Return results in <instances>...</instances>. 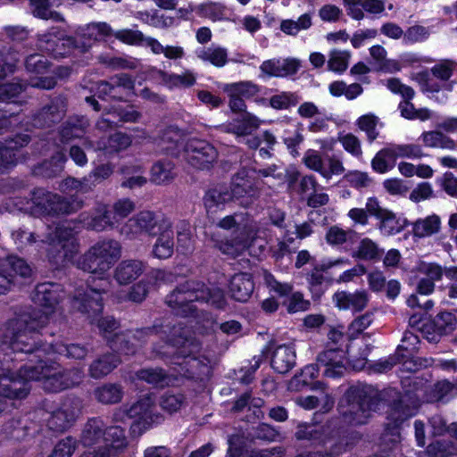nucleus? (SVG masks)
<instances>
[{"instance_id": "obj_1", "label": "nucleus", "mask_w": 457, "mask_h": 457, "mask_svg": "<svg viewBox=\"0 0 457 457\" xmlns=\"http://www.w3.org/2000/svg\"><path fill=\"white\" fill-rule=\"evenodd\" d=\"M49 315L39 310L23 312L6 323V337L0 344V378L14 372L15 362L34 361L37 335L49 323Z\"/></svg>"}, {"instance_id": "obj_2", "label": "nucleus", "mask_w": 457, "mask_h": 457, "mask_svg": "<svg viewBox=\"0 0 457 457\" xmlns=\"http://www.w3.org/2000/svg\"><path fill=\"white\" fill-rule=\"evenodd\" d=\"M163 333H173L166 345L167 351L154 348L160 358L173 365L174 370L187 378L204 380L211 374L210 360L200 354L201 344L191 336L190 329L183 325L165 326Z\"/></svg>"}, {"instance_id": "obj_3", "label": "nucleus", "mask_w": 457, "mask_h": 457, "mask_svg": "<svg viewBox=\"0 0 457 457\" xmlns=\"http://www.w3.org/2000/svg\"><path fill=\"white\" fill-rule=\"evenodd\" d=\"M402 383L403 392L389 406L388 423L380 438L384 452L391 451L397 446L401 441L400 425L414 416L421 402L425 400L427 386L423 380L418 378H405Z\"/></svg>"}, {"instance_id": "obj_4", "label": "nucleus", "mask_w": 457, "mask_h": 457, "mask_svg": "<svg viewBox=\"0 0 457 457\" xmlns=\"http://www.w3.org/2000/svg\"><path fill=\"white\" fill-rule=\"evenodd\" d=\"M206 303L217 309H223L227 301L222 289L214 285H205L198 280H187L179 284L166 296V303L177 315L188 316L195 312L194 302Z\"/></svg>"}, {"instance_id": "obj_5", "label": "nucleus", "mask_w": 457, "mask_h": 457, "mask_svg": "<svg viewBox=\"0 0 457 457\" xmlns=\"http://www.w3.org/2000/svg\"><path fill=\"white\" fill-rule=\"evenodd\" d=\"M381 401L380 392L371 385L350 387L345 395V404L339 406L343 422L351 426L366 424L379 409Z\"/></svg>"}, {"instance_id": "obj_6", "label": "nucleus", "mask_w": 457, "mask_h": 457, "mask_svg": "<svg viewBox=\"0 0 457 457\" xmlns=\"http://www.w3.org/2000/svg\"><path fill=\"white\" fill-rule=\"evenodd\" d=\"M45 356L33 358V362L25 363V378L42 381L44 389L52 393L72 387L82 381V370H63L55 362H48Z\"/></svg>"}, {"instance_id": "obj_7", "label": "nucleus", "mask_w": 457, "mask_h": 457, "mask_svg": "<svg viewBox=\"0 0 457 457\" xmlns=\"http://www.w3.org/2000/svg\"><path fill=\"white\" fill-rule=\"evenodd\" d=\"M121 256L119 241L105 238L95 243L77 262L79 269L88 273L104 275Z\"/></svg>"}, {"instance_id": "obj_8", "label": "nucleus", "mask_w": 457, "mask_h": 457, "mask_svg": "<svg viewBox=\"0 0 457 457\" xmlns=\"http://www.w3.org/2000/svg\"><path fill=\"white\" fill-rule=\"evenodd\" d=\"M83 206L84 201L75 195L63 196L42 187L36 188L31 193L30 210L34 214L69 215L78 212Z\"/></svg>"}, {"instance_id": "obj_9", "label": "nucleus", "mask_w": 457, "mask_h": 457, "mask_svg": "<svg viewBox=\"0 0 457 457\" xmlns=\"http://www.w3.org/2000/svg\"><path fill=\"white\" fill-rule=\"evenodd\" d=\"M42 243H48V257L56 265H65L72 261L79 252V243L73 229L65 224H58L53 232H49Z\"/></svg>"}, {"instance_id": "obj_10", "label": "nucleus", "mask_w": 457, "mask_h": 457, "mask_svg": "<svg viewBox=\"0 0 457 457\" xmlns=\"http://www.w3.org/2000/svg\"><path fill=\"white\" fill-rule=\"evenodd\" d=\"M171 220L158 212L144 210L129 218L120 228V234L128 239H136L143 234L156 236L157 231L167 228Z\"/></svg>"}, {"instance_id": "obj_11", "label": "nucleus", "mask_w": 457, "mask_h": 457, "mask_svg": "<svg viewBox=\"0 0 457 457\" xmlns=\"http://www.w3.org/2000/svg\"><path fill=\"white\" fill-rule=\"evenodd\" d=\"M109 288L110 281L101 278L95 286L87 285L86 288L76 289L71 300L72 307L89 318L98 315L104 308L103 295Z\"/></svg>"}, {"instance_id": "obj_12", "label": "nucleus", "mask_w": 457, "mask_h": 457, "mask_svg": "<svg viewBox=\"0 0 457 457\" xmlns=\"http://www.w3.org/2000/svg\"><path fill=\"white\" fill-rule=\"evenodd\" d=\"M217 149L208 141L190 138L184 146V159L193 168L209 170L218 160Z\"/></svg>"}, {"instance_id": "obj_13", "label": "nucleus", "mask_w": 457, "mask_h": 457, "mask_svg": "<svg viewBox=\"0 0 457 457\" xmlns=\"http://www.w3.org/2000/svg\"><path fill=\"white\" fill-rule=\"evenodd\" d=\"M81 403L77 398L64 401L52 412L40 411L46 427L55 432H63L70 428L80 414Z\"/></svg>"}, {"instance_id": "obj_14", "label": "nucleus", "mask_w": 457, "mask_h": 457, "mask_svg": "<svg viewBox=\"0 0 457 457\" xmlns=\"http://www.w3.org/2000/svg\"><path fill=\"white\" fill-rule=\"evenodd\" d=\"M74 37L64 36L57 27L51 28L46 33L37 35V48L54 58L64 57L72 51Z\"/></svg>"}, {"instance_id": "obj_15", "label": "nucleus", "mask_w": 457, "mask_h": 457, "mask_svg": "<svg viewBox=\"0 0 457 457\" xmlns=\"http://www.w3.org/2000/svg\"><path fill=\"white\" fill-rule=\"evenodd\" d=\"M135 82L126 73H120L111 77L108 80H100L96 83V92L99 98L122 101L134 89Z\"/></svg>"}, {"instance_id": "obj_16", "label": "nucleus", "mask_w": 457, "mask_h": 457, "mask_svg": "<svg viewBox=\"0 0 457 457\" xmlns=\"http://www.w3.org/2000/svg\"><path fill=\"white\" fill-rule=\"evenodd\" d=\"M266 350L270 353V365L276 372L287 374L295 366L296 351L293 344L277 345L270 341Z\"/></svg>"}, {"instance_id": "obj_17", "label": "nucleus", "mask_w": 457, "mask_h": 457, "mask_svg": "<svg viewBox=\"0 0 457 457\" xmlns=\"http://www.w3.org/2000/svg\"><path fill=\"white\" fill-rule=\"evenodd\" d=\"M229 195L232 201H239L242 206H248L259 196V190L248 179L246 170L242 169L233 176Z\"/></svg>"}, {"instance_id": "obj_18", "label": "nucleus", "mask_w": 457, "mask_h": 457, "mask_svg": "<svg viewBox=\"0 0 457 457\" xmlns=\"http://www.w3.org/2000/svg\"><path fill=\"white\" fill-rule=\"evenodd\" d=\"M66 107L65 97L59 96L53 98L32 116V126L46 128L58 123L65 114Z\"/></svg>"}, {"instance_id": "obj_19", "label": "nucleus", "mask_w": 457, "mask_h": 457, "mask_svg": "<svg viewBox=\"0 0 457 457\" xmlns=\"http://www.w3.org/2000/svg\"><path fill=\"white\" fill-rule=\"evenodd\" d=\"M79 219L86 228L97 232L113 228L118 224L112 210L104 204H97L90 213H80Z\"/></svg>"}, {"instance_id": "obj_20", "label": "nucleus", "mask_w": 457, "mask_h": 457, "mask_svg": "<svg viewBox=\"0 0 457 457\" xmlns=\"http://www.w3.org/2000/svg\"><path fill=\"white\" fill-rule=\"evenodd\" d=\"M154 403V401L150 395L144 396L129 408L123 406L116 409L112 415V420L124 422L127 419H134L137 421L147 422L152 420Z\"/></svg>"}, {"instance_id": "obj_21", "label": "nucleus", "mask_w": 457, "mask_h": 457, "mask_svg": "<svg viewBox=\"0 0 457 457\" xmlns=\"http://www.w3.org/2000/svg\"><path fill=\"white\" fill-rule=\"evenodd\" d=\"M25 364L18 370V374L12 372L0 378V395L7 398H24L29 394L30 387L29 381L31 378H25L23 370Z\"/></svg>"}, {"instance_id": "obj_22", "label": "nucleus", "mask_w": 457, "mask_h": 457, "mask_svg": "<svg viewBox=\"0 0 457 457\" xmlns=\"http://www.w3.org/2000/svg\"><path fill=\"white\" fill-rule=\"evenodd\" d=\"M349 260L345 258H338L336 260H329L322 262L315 265L312 270L307 273V282L309 288L312 294V297L319 299L327 290L326 278L323 272L330 270L331 268L338 265L348 264Z\"/></svg>"}, {"instance_id": "obj_23", "label": "nucleus", "mask_w": 457, "mask_h": 457, "mask_svg": "<svg viewBox=\"0 0 457 457\" xmlns=\"http://www.w3.org/2000/svg\"><path fill=\"white\" fill-rule=\"evenodd\" d=\"M345 352L339 348L326 349L316 358L317 365L323 369V375L328 378L343 376L345 370Z\"/></svg>"}, {"instance_id": "obj_24", "label": "nucleus", "mask_w": 457, "mask_h": 457, "mask_svg": "<svg viewBox=\"0 0 457 457\" xmlns=\"http://www.w3.org/2000/svg\"><path fill=\"white\" fill-rule=\"evenodd\" d=\"M65 295V291L61 284L44 282L36 287L33 301L46 309L54 310Z\"/></svg>"}, {"instance_id": "obj_25", "label": "nucleus", "mask_w": 457, "mask_h": 457, "mask_svg": "<svg viewBox=\"0 0 457 457\" xmlns=\"http://www.w3.org/2000/svg\"><path fill=\"white\" fill-rule=\"evenodd\" d=\"M37 336H38V334ZM87 352V347L79 344L67 345L60 342L42 343L41 340L37 338V358H40L42 355H46L50 353H57L68 358L80 360L86 357Z\"/></svg>"}, {"instance_id": "obj_26", "label": "nucleus", "mask_w": 457, "mask_h": 457, "mask_svg": "<svg viewBox=\"0 0 457 457\" xmlns=\"http://www.w3.org/2000/svg\"><path fill=\"white\" fill-rule=\"evenodd\" d=\"M177 326V325H183L180 321H166L164 323H162L161 325H154L150 328H145L137 329L135 331H131L132 337L134 338V341L137 345H138V348L142 346L145 343L147 342V340L153 337V336H158L162 339H164V342L162 345H154L153 347V352L156 354V356L160 355L154 351V348H157L162 351H167L166 345L170 344V337H176L177 335H174L173 333H163L162 329H164L165 326Z\"/></svg>"}, {"instance_id": "obj_27", "label": "nucleus", "mask_w": 457, "mask_h": 457, "mask_svg": "<svg viewBox=\"0 0 457 457\" xmlns=\"http://www.w3.org/2000/svg\"><path fill=\"white\" fill-rule=\"evenodd\" d=\"M30 137L27 134H19L15 137L0 142V173L13 166L19 148L27 145Z\"/></svg>"}, {"instance_id": "obj_28", "label": "nucleus", "mask_w": 457, "mask_h": 457, "mask_svg": "<svg viewBox=\"0 0 457 457\" xmlns=\"http://www.w3.org/2000/svg\"><path fill=\"white\" fill-rule=\"evenodd\" d=\"M336 423L330 420L326 426L302 423L296 428L295 436L297 440H308L314 444L325 445Z\"/></svg>"}, {"instance_id": "obj_29", "label": "nucleus", "mask_w": 457, "mask_h": 457, "mask_svg": "<svg viewBox=\"0 0 457 457\" xmlns=\"http://www.w3.org/2000/svg\"><path fill=\"white\" fill-rule=\"evenodd\" d=\"M300 61L296 58L270 59L264 61L260 70L270 77H287L295 75L300 69Z\"/></svg>"}, {"instance_id": "obj_30", "label": "nucleus", "mask_w": 457, "mask_h": 457, "mask_svg": "<svg viewBox=\"0 0 457 457\" xmlns=\"http://www.w3.org/2000/svg\"><path fill=\"white\" fill-rule=\"evenodd\" d=\"M146 262L128 259L121 261L114 270V278L120 285H128L139 278L146 270Z\"/></svg>"}, {"instance_id": "obj_31", "label": "nucleus", "mask_w": 457, "mask_h": 457, "mask_svg": "<svg viewBox=\"0 0 457 457\" xmlns=\"http://www.w3.org/2000/svg\"><path fill=\"white\" fill-rule=\"evenodd\" d=\"M104 438L105 423L102 419L94 417L84 424L79 442L84 447H93L104 443Z\"/></svg>"}, {"instance_id": "obj_32", "label": "nucleus", "mask_w": 457, "mask_h": 457, "mask_svg": "<svg viewBox=\"0 0 457 457\" xmlns=\"http://www.w3.org/2000/svg\"><path fill=\"white\" fill-rule=\"evenodd\" d=\"M333 302L341 310L361 312L368 304L369 295L365 290H357L353 293L338 291L334 294Z\"/></svg>"}, {"instance_id": "obj_33", "label": "nucleus", "mask_w": 457, "mask_h": 457, "mask_svg": "<svg viewBox=\"0 0 457 457\" xmlns=\"http://www.w3.org/2000/svg\"><path fill=\"white\" fill-rule=\"evenodd\" d=\"M156 240L153 245L152 255L160 260H166L174 253V231L173 223L170 220L167 228H162L157 233Z\"/></svg>"}, {"instance_id": "obj_34", "label": "nucleus", "mask_w": 457, "mask_h": 457, "mask_svg": "<svg viewBox=\"0 0 457 457\" xmlns=\"http://www.w3.org/2000/svg\"><path fill=\"white\" fill-rule=\"evenodd\" d=\"M90 123L83 115L71 116L61 127L60 137L62 143H68L75 138H81L87 132Z\"/></svg>"}, {"instance_id": "obj_35", "label": "nucleus", "mask_w": 457, "mask_h": 457, "mask_svg": "<svg viewBox=\"0 0 457 457\" xmlns=\"http://www.w3.org/2000/svg\"><path fill=\"white\" fill-rule=\"evenodd\" d=\"M230 201L232 200L229 195V188L223 185L209 189L204 197V206L209 215L223 209L225 204Z\"/></svg>"}, {"instance_id": "obj_36", "label": "nucleus", "mask_w": 457, "mask_h": 457, "mask_svg": "<svg viewBox=\"0 0 457 457\" xmlns=\"http://www.w3.org/2000/svg\"><path fill=\"white\" fill-rule=\"evenodd\" d=\"M253 288V282L248 273L235 274L230 279L229 293L236 301L246 302Z\"/></svg>"}, {"instance_id": "obj_37", "label": "nucleus", "mask_w": 457, "mask_h": 457, "mask_svg": "<svg viewBox=\"0 0 457 457\" xmlns=\"http://www.w3.org/2000/svg\"><path fill=\"white\" fill-rule=\"evenodd\" d=\"M430 327L433 328L429 341H436L437 337L452 333L457 327V319L451 312H439L431 321Z\"/></svg>"}, {"instance_id": "obj_38", "label": "nucleus", "mask_w": 457, "mask_h": 457, "mask_svg": "<svg viewBox=\"0 0 457 457\" xmlns=\"http://www.w3.org/2000/svg\"><path fill=\"white\" fill-rule=\"evenodd\" d=\"M411 225L413 237L424 238L439 233L442 221L437 214L433 213L425 218L418 219Z\"/></svg>"}, {"instance_id": "obj_39", "label": "nucleus", "mask_w": 457, "mask_h": 457, "mask_svg": "<svg viewBox=\"0 0 457 457\" xmlns=\"http://www.w3.org/2000/svg\"><path fill=\"white\" fill-rule=\"evenodd\" d=\"M121 362L114 353H106L96 359L89 366L88 372L93 378H102L111 373Z\"/></svg>"}, {"instance_id": "obj_40", "label": "nucleus", "mask_w": 457, "mask_h": 457, "mask_svg": "<svg viewBox=\"0 0 457 457\" xmlns=\"http://www.w3.org/2000/svg\"><path fill=\"white\" fill-rule=\"evenodd\" d=\"M259 126L260 120L256 116L245 112L241 118L233 120L227 126V131L235 134L238 137H245L251 135Z\"/></svg>"}, {"instance_id": "obj_41", "label": "nucleus", "mask_w": 457, "mask_h": 457, "mask_svg": "<svg viewBox=\"0 0 457 457\" xmlns=\"http://www.w3.org/2000/svg\"><path fill=\"white\" fill-rule=\"evenodd\" d=\"M123 387L117 383H104L95 388V399L102 404H115L123 397Z\"/></svg>"}, {"instance_id": "obj_42", "label": "nucleus", "mask_w": 457, "mask_h": 457, "mask_svg": "<svg viewBox=\"0 0 457 457\" xmlns=\"http://www.w3.org/2000/svg\"><path fill=\"white\" fill-rule=\"evenodd\" d=\"M131 144L132 138L129 135L122 132H116L107 138H102L97 143L96 149L111 154L127 149L131 145Z\"/></svg>"}, {"instance_id": "obj_43", "label": "nucleus", "mask_w": 457, "mask_h": 457, "mask_svg": "<svg viewBox=\"0 0 457 457\" xmlns=\"http://www.w3.org/2000/svg\"><path fill=\"white\" fill-rule=\"evenodd\" d=\"M384 250L369 237L362 238L352 256L355 259L367 262H378L381 259Z\"/></svg>"}, {"instance_id": "obj_44", "label": "nucleus", "mask_w": 457, "mask_h": 457, "mask_svg": "<svg viewBox=\"0 0 457 457\" xmlns=\"http://www.w3.org/2000/svg\"><path fill=\"white\" fill-rule=\"evenodd\" d=\"M378 220V229L386 237L400 233L407 226L405 219L397 217L390 210H387Z\"/></svg>"}, {"instance_id": "obj_45", "label": "nucleus", "mask_w": 457, "mask_h": 457, "mask_svg": "<svg viewBox=\"0 0 457 457\" xmlns=\"http://www.w3.org/2000/svg\"><path fill=\"white\" fill-rule=\"evenodd\" d=\"M164 277L165 272L163 270H152L146 278L140 280L131 287L129 293V299L135 303H141L145 300L149 292V285L152 284L153 281L163 279Z\"/></svg>"}, {"instance_id": "obj_46", "label": "nucleus", "mask_w": 457, "mask_h": 457, "mask_svg": "<svg viewBox=\"0 0 457 457\" xmlns=\"http://www.w3.org/2000/svg\"><path fill=\"white\" fill-rule=\"evenodd\" d=\"M195 55L203 62H210L219 68L225 66L228 62V50L219 46L197 48Z\"/></svg>"}, {"instance_id": "obj_47", "label": "nucleus", "mask_w": 457, "mask_h": 457, "mask_svg": "<svg viewBox=\"0 0 457 457\" xmlns=\"http://www.w3.org/2000/svg\"><path fill=\"white\" fill-rule=\"evenodd\" d=\"M136 378L145 381L154 386L164 387L169 386L171 378L161 368H147L139 370L135 373Z\"/></svg>"}, {"instance_id": "obj_48", "label": "nucleus", "mask_w": 457, "mask_h": 457, "mask_svg": "<svg viewBox=\"0 0 457 457\" xmlns=\"http://www.w3.org/2000/svg\"><path fill=\"white\" fill-rule=\"evenodd\" d=\"M174 169L175 164L171 161H158L151 169V180L157 185L170 183L175 177Z\"/></svg>"}, {"instance_id": "obj_49", "label": "nucleus", "mask_w": 457, "mask_h": 457, "mask_svg": "<svg viewBox=\"0 0 457 457\" xmlns=\"http://www.w3.org/2000/svg\"><path fill=\"white\" fill-rule=\"evenodd\" d=\"M420 138L427 147L456 149L455 141L439 130L425 131L421 134Z\"/></svg>"}, {"instance_id": "obj_50", "label": "nucleus", "mask_w": 457, "mask_h": 457, "mask_svg": "<svg viewBox=\"0 0 457 457\" xmlns=\"http://www.w3.org/2000/svg\"><path fill=\"white\" fill-rule=\"evenodd\" d=\"M110 347L125 355H133L138 350V345L134 341L131 331L115 333L110 340Z\"/></svg>"}, {"instance_id": "obj_51", "label": "nucleus", "mask_w": 457, "mask_h": 457, "mask_svg": "<svg viewBox=\"0 0 457 457\" xmlns=\"http://www.w3.org/2000/svg\"><path fill=\"white\" fill-rule=\"evenodd\" d=\"M104 449H112L115 451V457H118L121 449L127 445L124 429L120 426H105V438L104 440Z\"/></svg>"}, {"instance_id": "obj_52", "label": "nucleus", "mask_w": 457, "mask_h": 457, "mask_svg": "<svg viewBox=\"0 0 457 457\" xmlns=\"http://www.w3.org/2000/svg\"><path fill=\"white\" fill-rule=\"evenodd\" d=\"M182 132L175 127H169L162 131L158 145L161 150L168 154H177L179 144L182 141Z\"/></svg>"}, {"instance_id": "obj_53", "label": "nucleus", "mask_w": 457, "mask_h": 457, "mask_svg": "<svg viewBox=\"0 0 457 457\" xmlns=\"http://www.w3.org/2000/svg\"><path fill=\"white\" fill-rule=\"evenodd\" d=\"M217 226L226 230L245 231L251 227V220L246 212H235L220 219Z\"/></svg>"}, {"instance_id": "obj_54", "label": "nucleus", "mask_w": 457, "mask_h": 457, "mask_svg": "<svg viewBox=\"0 0 457 457\" xmlns=\"http://www.w3.org/2000/svg\"><path fill=\"white\" fill-rule=\"evenodd\" d=\"M4 270L12 273L16 281L19 278H26L30 277L32 270L30 266L22 258L17 256H9L2 262Z\"/></svg>"}, {"instance_id": "obj_55", "label": "nucleus", "mask_w": 457, "mask_h": 457, "mask_svg": "<svg viewBox=\"0 0 457 457\" xmlns=\"http://www.w3.org/2000/svg\"><path fill=\"white\" fill-rule=\"evenodd\" d=\"M33 15L42 20H53L57 22L64 21L62 15L50 7L54 4L50 0H29Z\"/></svg>"}, {"instance_id": "obj_56", "label": "nucleus", "mask_w": 457, "mask_h": 457, "mask_svg": "<svg viewBox=\"0 0 457 457\" xmlns=\"http://www.w3.org/2000/svg\"><path fill=\"white\" fill-rule=\"evenodd\" d=\"M162 81L170 88L173 87H189L195 85L196 79L190 71H186L182 74L160 72Z\"/></svg>"}, {"instance_id": "obj_57", "label": "nucleus", "mask_w": 457, "mask_h": 457, "mask_svg": "<svg viewBox=\"0 0 457 457\" xmlns=\"http://www.w3.org/2000/svg\"><path fill=\"white\" fill-rule=\"evenodd\" d=\"M350 58L349 51L332 49L328 54L327 68L330 71L341 74L347 70Z\"/></svg>"}, {"instance_id": "obj_58", "label": "nucleus", "mask_w": 457, "mask_h": 457, "mask_svg": "<svg viewBox=\"0 0 457 457\" xmlns=\"http://www.w3.org/2000/svg\"><path fill=\"white\" fill-rule=\"evenodd\" d=\"M396 160L387 145L378 151L371 161L372 169L378 173H386L395 166Z\"/></svg>"}, {"instance_id": "obj_59", "label": "nucleus", "mask_w": 457, "mask_h": 457, "mask_svg": "<svg viewBox=\"0 0 457 457\" xmlns=\"http://www.w3.org/2000/svg\"><path fill=\"white\" fill-rule=\"evenodd\" d=\"M312 25V17L310 13L301 15L296 21L284 20L280 23V29L291 36H295L299 31L305 30Z\"/></svg>"}, {"instance_id": "obj_60", "label": "nucleus", "mask_w": 457, "mask_h": 457, "mask_svg": "<svg viewBox=\"0 0 457 457\" xmlns=\"http://www.w3.org/2000/svg\"><path fill=\"white\" fill-rule=\"evenodd\" d=\"M112 34V27L106 22H92L82 29V37L92 41L100 40Z\"/></svg>"}, {"instance_id": "obj_61", "label": "nucleus", "mask_w": 457, "mask_h": 457, "mask_svg": "<svg viewBox=\"0 0 457 457\" xmlns=\"http://www.w3.org/2000/svg\"><path fill=\"white\" fill-rule=\"evenodd\" d=\"M3 430L8 437L21 440L30 434L31 428L28 426L27 420L12 419L4 424Z\"/></svg>"}, {"instance_id": "obj_62", "label": "nucleus", "mask_w": 457, "mask_h": 457, "mask_svg": "<svg viewBox=\"0 0 457 457\" xmlns=\"http://www.w3.org/2000/svg\"><path fill=\"white\" fill-rule=\"evenodd\" d=\"M395 159H420L424 156L422 148L416 144H388Z\"/></svg>"}, {"instance_id": "obj_63", "label": "nucleus", "mask_w": 457, "mask_h": 457, "mask_svg": "<svg viewBox=\"0 0 457 457\" xmlns=\"http://www.w3.org/2000/svg\"><path fill=\"white\" fill-rule=\"evenodd\" d=\"M195 12L204 18H208L212 21H220L225 15V6L220 3L209 2L197 5Z\"/></svg>"}, {"instance_id": "obj_64", "label": "nucleus", "mask_w": 457, "mask_h": 457, "mask_svg": "<svg viewBox=\"0 0 457 457\" xmlns=\"http://www.w3.org/2000/svg\"><path fill=\"white\" fill-rule=\"evenodd\" d=\"M427 451L434 457H448L457 454V445L448 440H436L428 445Z\"/></svg>"}]
</instances>
